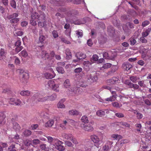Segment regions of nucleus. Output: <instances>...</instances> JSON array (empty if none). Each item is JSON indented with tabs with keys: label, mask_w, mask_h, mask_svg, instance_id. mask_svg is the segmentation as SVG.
<instances>
[{
	"label": "nucleus",
	"mask_w": 151,
	"mask_h": 151,
	"mask_svg": "<svg viewBox=\"0 0 151 151\" xmlns=\"http://www.w3.org/2000/svg\"><path fill=\"white\" fill-rule=\"evenodd\" d=\"M63 136L64 138L67 140H71L74 137L73 135L70 133H64L63 134Z\"/></svg>",
	"instance_id": "20"
},
{
	"label": "nucleus",
	"mask_w": 151,
	"mask_h": 151,
	"mask_svg": "<svg viewBox=\"0 0 151 151\" xmlns=\"http://www.w3.org/2000/svg\"><path fill=\"white\" fill-rule=\"evenodd\" d=\"M23 134L25 137H28L31 135L32 132L29 130L26 129L24 131Z\"/></svg>",
	"instance_id": "33"
},
{
	"label": "nucleus",
	"mask_w": 151,
	"mask_h": 151,
	"mask_svg": "<svg viewBox=\"0 0 151 151\" xmlns=\"http://www.w3.org/2000/svg\"><path fill=\"white\" fill-rule=\"evenodd\" d=\"M52 34L54 38H56L58 37V33L56 31H53L52 32Z\"/></svg>",
	"instance_id": "50"
},
{
	"label": "nucleus",
	"mask_w": 151,
	"mask_h": 151,
	"mask_svg": "<svg viewBox=\"0 0 151 151\" xmlns=\"http://www.w3.org/2000/svg\"><path fill=\"white\" fill-rule=\"evenodd\" d=\"M69 122V120H63V122L60 124V127L63 129H65V126L68 124Z\"/></svg>",
	"instance_id": "31"
},
{
	"label": "nucleus",
	"mask_w": 151,
	"mask_h": 151,
	"mask_svg": "<svg viewBox=\"0 0 151 151\" xmlns=\"http://www.w3.org/2000/svg\"><path fill=\"white\" fill-rule=\"evenodd\" d=\"M115 115L119 118H122L124 116V115L122 113H117L115 114Z\"/></svg>",
	"instance_id": "59"
},
{
	"label": "nucleus",
	"mask_w": 151,
	"mask_h": 151,
	"mask_svg": "<svg viewBox=\"0 0 151 151\" xmlns=\"http://www.w3.org/2000/svg\"><path fill=\"white\" fill-rule=\"evenodd\" d=\"M56 70L58 72L60 73L63 74L65 71L64 69L60 66H59L56 68Z\"/></svg>",
	"instance_id": "40"
},
{
	"label": "nucleus",
	"mask_w": 151,
	"mask_h": 151,
	"mask_svg": "<svg viewBox=\"0 0 151 151\" xmlns=\"http://www.w3.org/2000/svg\"><path fill=\"white\" fill-rule=\"evenodd\" d=\"M91 140L95 144H98L100 141L98 137L96 135H93L91 136Z\"/></svg>",
	"instance_id": "17"
},
{
	"label": "nucleus",
	"mask_w": 151,
	"mask_h": 151,
	"mask_svg": "<svg viewBox=\"0 0 151 151\" xmlns=\"http://www.w3.org/2000/svg\"><path fill=\"white\" fill-rule=\"evenodd\" d=\"M54 124V120L52 119H49L45 124L46 127H51Z\"/></svg>",
	"instance_id": "26"
},
{
	"label": "nucleus",
	"mask_w": 151,
	"mask_h": 151,
	"mask_svg": "<svg viewBox=\"0 0 151 151\" xmlns=\"http://www.w3.org/2000/svg\"><path fill=\"white\" fill-rule=\"evenodd\" d=\"M65 101V99H62L58 104L57 106L58 108H64L65 107V106L63 104V103Z\"/></svg>",
	"instance_id": "25"
},
{
	"label": "nucleus",
	"mask_w": 151,
	"mask_h": 151,
	"mask_svg": "<svg viewBox=\"0 0 151 151\" xmlns=\"http://www.w3.org/2000/svg\"><path fill=\"white\" fill-rule=\"evenodd\" d=\"M21 103V100L20 99H17L15 100L14 104L17 106H19L20 105Z\"/></svg>",
	"instance_id": "64"
},
{
	"label": "nucleus",
	"mask_w": 151,
	"mask_h": 151,
	"mask_svg": "<svg viewBox=\"0 0 151 151\" xmlns=\"http://www.w3.org/2000/svg\"><path fill=\"white\" fill-rule=\"evenodd\" d=\"M145 103L147 105L150 106L151 105V100L148 99H146L144 101Z\"/></svg>",
	"instance_id": "55"
},
{
	"label": "nucleus",
	"mask_w": 151,
	"mask_h": 151,
	"mask_svg": "<svg viewBox=\"0 0 151 151\" xmlns=\"http://www.w3.org/2000/svg\"><path fill=\"white\" fill-rule=\"evenodd\" d=\"M47 88L52 89L57 92L59 91V85L58 84H56L53 80H49L47 82Z\"/></svg>",
	"instance_id": "1"
},
{
	"label": "nucleus",
	"mask_w": 151,
	"mask_h": 151,
	"mask_svg": "<svg viewBox=\"0 0 151 151\" xmlns=\"http://www.w3.org/2000/svg\"><path fill=\"white\" fill-rule=\"evenodd\" d=\"M117 69V68L116 66H113L112 67L111 70L108 72L107 74L108 75H112L114 74Z\"/></svg>",
	"instance_id": "23"
},
{
	"label": "nucleus",
	"mask_w": 151,
	"mask_h": 151,
	"mask_svg": "<svg viewBox=\"0 0 151 151\" xmlns=\"http://www.w3.org/2000/svg\"><path fill=\"white\" fill-rule=\"evenodd\" d=\"M140 41L143 43H146L147 42V40L145 39L144 37H141L140 38Z\"/></svg>",
	"instance_id": "60"
},
{
	"label": "nucleus",
	"mask_w": 151,
	"mask_h": 151,
	"mask_svg": "<svg viewBox=\"0 0 151 151\" xmlns=\"http://www.w3.org/2000/svg\"><path fill=\"white\" fill-rule=\"evenodd\" d=\"M80 127L83 130L88 132H92L93 130V126L90 124L82 123L81 124Z\"/></svg>",
	"instance_id": "7"
},
{
	"label": "nucleus",
	"mask_w": 151,
	"mask_h": 151,
	"mask_svg": "<svg viewBox=\"0 0 151 151\" xmlns=\"http://www.w3.org/2000/svg\"><path fill=\"white\" fill-rule=\"evenodd\" d=\"M82 70L83 69L82 68H78L75 69L74 72L77 73H80L82 71Z\"/></svg>",
	"instance_id": "52"
},
{
	"label": "nucleus",
	"mask_w": 151,
	"mask_h": 151,
	"mask_svg": "<svg viewBox=\"0 0 151 151\" xmlns=\"http://www.w3.org/2000/svg\"><path fill=\"white\" fill-rule=\"evenodd\" d=\"M6 117L3 113H0V124H3L5 123L4 120Z\"/></svg>",
	"instance_id": "27"
},
{
	"label": "nucleus",
	"mask_w": 151,
	"mask_h": 151,
	"mask_svg": "<svg viewBox=\"0 0 151 151\" xmlns=\"http://www.w3.org/2000/svg\"><path fill=\"white\" fill-rule=\"evenodd\" d=\"M80 112L75 109L70 110L68 111L69 115L71 116H76L79 114Z\"/></svg>",
	"instance_id": "22"
},
{
	"label": "nucleus",
	"mask_w": 151,
	"mask_h": 151,
	"mask_svg": "<svg viewBox=\"0 0 151 151\" xmlns=\"http://www.w3.org/2000/svg\"><path fill=\"white\" fill-rule=\"evenodd\" d=\"M23 143L26 146H29L31 145V141L28 139H25L23 140Z\"/></svg>",
	"instance_id": "39"
},
{
	"label": "nucleus",
	"mask_w": 151,
	"mask_h": 151,
	"mask_svg": "<svg viewBox=\"0 0 151 151\" xmlns=\"http://www.w3.org/2000/svg\"><path fill=\"white\" fill-rule=\"evenodd\" d=\"M150 24L149 21L148 20H145L143 22L142 24V26L143 27H145Z\"/></svg>",
	"instance_id": "51"
},
{
	"label": "nucleus",
	"mask_w": 151,
	"mask_h": 151,
	"mask_svg": "<svg viewBox=\"0 0 151 151\" xmlns=\"http://www.w3.org/2000/svg\"><path fill=\"white\" fill-rule=\"evenodd\" d=\"M57 95L56 94H53L52 95L50 96H47V101H53L55 100L56 98Z\"/></svg>",
	"instance_id": "32"
},
{
	"label": "nucleus",
	"mask_w": 151,
	"mask_h": 151,
	"mask_svg": "<svg viewBox=\"0 0 151 151\" xmlns=\"http://www.w3.org/2000/svg\"><path fill=\"white\" fill-rule=\"evenodd\" d=\"M111 137L113 138L114 140L116 139V140H118V141H119L122 138V137L121 135L116 134H112L111 135Z\"/></svg>",
	"instance_id": "28"
},
{
	"label": "nucleus",
	"mask_w": 151,
	"mask_h": 151,
	"mask_svg": "<svg viewBox=\"0 0 151 151\" xmlns=\"http://www.w3.org/2000/svg\"><path fill=\"white\" fill-rule=\"evenodd\" d=\"M5 50L1 48L0 51V60L3 59L2 57L5 56Z\"/></svg>",
	"instance_id": "42"
},
{
	"label": "nucleus",
	"mask_w": 151,
	"mask_h": 151,
	"mask_svg": "<svg viewBox=\"0 0 151 151\" xmlns=\"http://www.w3.org/2000/svg\"><path fill=\"white\" fill-rule=\"evenodd\" d=\"M43 94L37 93L34 94L32 98H35L39 102H43L47 101V96H44Z\"/></svg>",
	"instance_id": "4"
},
{
	"label": "nucleus",
	"mask_w": 151,
	"mask_h": 151,
	"mask_svg": "<svg viewBox=\"0 0 151 151\" xmlns=\"http://www.w3.org/2000/svg\"><path fill=\"white\" fill-rule=\"evenodd\" d=\"M16 58L14 61L16 65H19L20 64V61L18 58L17 57Z\"/></svg>",
	"instance_id": "56"
},
{
	"label": "nucleus",
	"mask_w": 151,
	"mask_h": 151,
	"mask_svg": "<svg viewBox=\"0 0 151 151\" xmlns=\"http://www.w3.org/2000/svg\"><path fill=\"white\" fill-rule=\"evenodd\" d=\"M20 94L22 96H28L30 95V91H22L20 93Z\"/></svg>",
	"instance_id": "29"
},
{
	"label": "nucleus",
	"mask_w": 151,
	"mask_h": 151,
	"mask_svg": "<svg viewBox=\"0 0 151 151\" xmlns=\"http://www.w3.org/2000/svg\"><path fill=\"white\" fill-rule=\"evenodd\" d=\"M98 79L96 73L92 72L88 76V81L90 83L96 82Z\"/></svg>",
	"instance_id": "3"
},
{
	"label": "nucleus",
	"mask_w": 151,
	"mask_h": 151,
	"mask_svg": "<svg viewBox=\"0 0 151 151\" xmlns=\"http://www.w3.org/2000/svg\"><path fill=\"white\" fill-rule=\"evenodd\" d=\"M8 151H16V148L14 145L10 146L8 149Z\"/></svg>",
	"instance_id": "47"
},
{
	"label": "nucleus",
	"mask_w": 151,
	"mask_h": 151,
	"mask_svg": "<svg viewBox=\"0 0 151 151\" xmlns=\"http://www.w3.org/2000/svg\"><path fill=\"white\" fill-rule=\"evenodd\" d=\"M11 122L13 129L16 132L19 131L21 128L20 126L17 123L15 122V119L14 118L12 119Z\"/></svg>",
	"instance_id": "10"
},
{
	"label": "nucleus",
	"mask_w": 151,
	"mask_h": 151,
	"mask_svg": "<svg viewBox=\"0 0 151 151\" xmlns=\"http://www.w3.org/2000/svg\"><path fill=\"white\" fill-rule=\"evenodd\" d=\"M18 72L20 75L21 77L22 78V82L25 81L29 78L28 73L25 71L23 69H19L17 70Z\"/></svg>",
	"instance_id": "6"
},
{
	"label": "nucleus",
	"mask_w": 151,
	"mask_h": 151,
	"mask_svg": "<svg viewBox=\"0 0 151 151\" xmlns=\"http://www.w3.org/2000/svg\"><path fill=\"white\" fill-rule=\"evenodd\" d=\"M19 55L24 58H26L28 56V54L27 52L25 50H24L22 51L19 53Z\"/></svg>",
	"instance_id": "38"
},
{
	"label": "nucleus",
	"mask_w": 151,
	"mask_h": 151,
	"mask_svg": "<svg viewBox=\"0 0 151 151\" xmlns=\"http://www.w3.org/2000/svg\"><path fill=\"white\" fill-rule=\"evenodd\" d=\"M45 39V36L43 35H40L39 38V41L38 42V43L40 44V45H42L41 46H42L44 43V41Z\"/></svg>",
	"instance_id": "21"
},
{
	"label": "nucleus",
	"mask_w": 151,
	"mask_h": 151,
	"mask_svg": "<svg viewBox=\"0 0 151 151\" xmlns=\"http://www.w3.org/2000/svg\"><path fill=\"white\" fill-rule=\"evenodd\" d=\"M93 59L94 61H97L99 59V57L97 55H93L92 56Z\"/></svg>",
	"instance_id": "62"
},
{
	"label": "nucleus",
	"mask_w": 151,
	"mask_h": 151,
	"mask_svg": "<svg viewBox=\"0 0 151 151\" xmlns=\"http://www.w3.org/2000/svg\"><path fill=\"white\" fill-rule=\"evenodd\" d=\"M113 106L116 108H119L121 106H120L119 104L116 102H114L112 103Z\"/></svg>",
	"instance_id": "54"
},
{
	"label": "nucleus",
	"mask_w": 151,
	"mask_h": 151,
	"mask_svg": "<svg viewBox=\"0 0 151 151\" xmlns=\"http://www.w3.org/2000/svg\"><path fill=\"white\" fill-rule=\"evenodd\" d=\"M81 120L82 122L84 123L83 124L88 123L89 122L87 117L85 115L82 116L81 119Z\"/></svg>",
	"instance_id": "36"
},
{
	"label": "nucleus",
	"mask_w": 151,
	"mask_h": 151,
	"mask_svg": "<svg viewBox=\"0 0 151 151\" xmlns=\"http://www.w3.org/2000/svg\"><path fill=\"white\" fill-rule=\"evenodd\" d=\"M65 143V145L68 147H71L73 145L72 143L69 141H66Z\"/></svg>",
	"instance_id": "61"
},
{
	"label": "nucleus",
	"mask_w": 151,
	"mask_h": 151,
	"mask_svg": "<svg viewBox=\"0 0 151 151\" xmlns=\"http://www.w3.org/2000/svg\"><path fill=\"white\" fill-rule=\"evenodd\" d=\"M130 80H131L133 83H135L137 80V78L136 76H131L129 78Z\"/></svg>",
	"instance_id": "49"
},
{
	"label": "nucleus",
	"mask_w": 151,
	"mask_h": 151,
	"mask_svg": "<svg viewBox=\"0 0 151 151\" xmlns=\"http://www.w3.org/2000/svg\"><path fill=\"white\" fill-rule=\"evenodd\" d=\"M40 55L42 58L46 60L49 58H50V56L52 58L54 57L55 55V53L54 51H51L50 52V55H49L45 51H43L41 52Z\"/></svg>",
	"instance_id": "8"
},
{
	"label": "nucleus",
	"mask_w": 151,
	"mask_h": 151,
	"mask_svg": "<svg viewBox=\"0 0 151 151\" xmlns=\"http://www.w3.org/2000/svg\"><path fill=\"white\" fill-rule=\"evenodd\" d=\"M64 87L66 88H69L70 86V83L69 80H66L63 83Z\"/></svg>",
	"instance_id": "30"
},
{
	"label": "nucleus",
	"mask_w": 151,
	"mask_h": 151,
	"mask_svg": "<svg viewBox=\"0 0 151 151\" xmlns=\"http://www.w3.org/2000/svg\"><path fill=\"white\" fill-rule=\"evenodd\" d=\"M150 29L149 28L147 29L145 32H143L142 33V37H146L148 36L150 33Z\"/></svg>",
	"instance_id": "37"
},
{
	"label": "nucleus",
	"mask_w": 151,
	"mask_h": 151,
	"mask_svg": "<svg viewBox=\"0 0 151 151\" xmlns=\"http://www.w3.org/2000/svg\"><path fill=\"white\" fill-rule=\"evenodd\" d=\"M45 14L44 13H41L40 14L38 15L37 21H38V22L45 21Z\"/></svg>",
	"instance_id": "24"
},
{
	"label": "nucleus",
	"mask_w": 151,
	"mask_h": 151,
	"mask_svg": "<svg viewBox=\"0 0 151 151\" xmlns=\"http://www.w3.org/2000/svg\"><path fill=\"white\" fill-rule=\"evenodd\" d=\"M49 70L52 72V73L46 72L44 74V76L47 79H52L54 78L56 75L55 73L52 68H50V69Z\"/></svg>",
	"instance_id": "11"
},
{
	"label": "nucleus",
	"mask_w": 151,
	"mask_h": 151,
	"mask_svg": "<svg viewBox=\"0 0 151 151\" xmlns=\"http://www.w3.org/2000/svg\"><path fill=\"white\" fill-rule=\"evenodd\" d=\"M65 54L66 55V58L68 59H70L71 58V53L69 49H67L66 50Z\"/></svg>",
	"instance_id": "35"
},
{
	"label": "nucleus",
	"mask_w": 151,
	"mask_h": 151,
	"mask_svg": "<svg viewBox=\"0 0 151 151\" xmlns=\"http://www.w3.org/2000/svg\"><path fill=\"white\" fill-rule=\"evenodd\" d=\"M124 83L125 84L128 86L129 88H133L134 90L138 89L139 87L138 85L132 83L129 80H126Z\"/></svg>",
	"instance_id": "9"
},
{
	"label": "nucleus",
	"mask_w": 151,
	"mask_h": 151,
	"mask_svg": "<svg viewBox=\"0 0 151 151\" xmlns=\"http://www.w3.org/2000/svg\"><path fill=\"white\" fill-rule=\"evenodd\" d=\"M96 114L98 116L102 117L105 115V112L102 110H99L96 111Z\"/></svg>",
	"instance_id": "34"
},
{
	"label": "nucleus",
	"mask_w": 151,
	"mask_h": 151,
	"mask_svg": "<svg viewBox=\"0 0 151 151\" xmlns=\"http://www.w3.org/2000/svg\"><path fill=\"white\" fill-rule=\"evenodd\" d=\"M103 57L104 58L106 59H111L108 53L107 52H103Z\"/></svg>",
	"instance_id": "44"
},
{
	"label": "nucleus",
	"mask_w": 151,
	"mask_h": 151,
	"mask_svg": "<svg viewBox=\"0 0 151 151\" xmlns=\"http://www.w3.org/2000/svg\"><path fill=\"white\" fill-rule=\"evenodd\" d=\"M123 68L127 70H129L132 67V65L129 62H124L122 64V65Z\"/></svg>",
	"instance_id": "16"
},
{
	"label": "nucleus",
	"mask_w": 151,
	"mask_h": 151,
	"mask_svg": "<svg viewBox=\"0 0 151 151\" xmlns=\"http://www.w3.org/2000/svg\"><path fill=\"white\" fill-rule=\"evenodd\" d=\"M130 44L131 45H134L137 42V41L134 37H132L129 39Z\"/></svg>",
	"instance_id": "41"
},
{
	"label": "nucleus",
	"mask_w": 151,
	"mask_h": 151,
	"mask_svg": "<svg viewBox=\"0 0 151 151\" xmlns=\"http://www.w3.org/2000/svg\"><path fill=\"white\" fill-rule=\"evenodd\" d=\"M78 90L77 88H71L69 90L71 92H74L75 93H76L77 90Z\"/></svg>",
	"instance_id": "63"
},
{
	"label": "nucleus",
	"mask_w": 151,
	"mask_h": 151,
	"mask_svg": "<svg viewBox=\"0 0 151 151\" xmlns=\"http://www.w3.org/2000/svg\"><path fill=\"white\" fill-rule=\"evenodd\" d=\"M46 144H43L40 146V148L45 151H48V149L46 147Z\"/></svg>",
	"instance_id": "46"
},
{
	"label": "nucleus",
	"mask_w": 151,
	"mask_h": 151,
	"mask_svg": "<svg viewBox=\"0 0 151 151\" xmlns=\"http://www.w3.org/2000/svg\"><path fill=\"white\" fill-rule=\"evenodd\" d=\"M10 4L12 7L15 9L16 7V2L14 0H11L10 1Z\"/></svg>",
	"instance_id": "43"
},
{
	"label": "nucleus",
	"mask_w": 151,
	"mask_h": 151,
	"mask_svg": "<svg viewBox=\"0 0 151 151\" xmlns=\"http://www.w3.org/2000/svg\"><path fill=\"white\" fill-rule=\"evenodd\" d=\"M19 16L18 14L14 13L13 14L7 16V18L10 19V22L11 23H17L19 22V18H17Z\"/></svg>",
	"instance_id": "2"
},
{
	"label": "nucleus",
	"mask_w": 151,
	"mask_h": 151,
	"mask_svg": "<svg viewBox=\"0 0 151 151\" xmlns=\"http://www.w3.org/2000/svg\"><path fill=\"white\" fill-rule=\"evenodd\" d=\"M55 141L56 143H58V145L57 146V149L59 151H62L63 150L65 149V148L64 146L61 145L63 144V143L57 139H55Z\"/></svg>",
	"instance_id": "14"
},
{
	"label": "nucleus",
	"mask_w": 151,
	"mask_h": 151,
	"mask_svg": "<svg viewBox=\"0 0 151 151\" xmlns=\"http://www.w3.org/2000/svg\"><path fill=\"white\" fill-rule=\"evenodd\" d=\"M1 2L5 6H7L9 4L8 0H1Z\"/></svg>",
	"instance_id": "53"
},
{
	"label": "nucleus",
	"mask_w": 151,
	"mask_h": 151,
	"mask_svg": "<svg viewBox=\"0 0 151 151\" xmlns=\"http://www.w3.org/2000/svg\"><path fill=\"white\" fill-rule=\"evenodd\" d=\"M80 60L78 58L77 59L73 60L72 63V65L74 66H76L77 65H78V62Z\"/></svg>",
	"instance_id": "48"
},
{
	"label": "nucleus",
	"mask_w": 151,
	"mask_h": 151,
	"mask_svg": "<svg viewBox=\"0 0 151 151\" xmlns=\"http://www.w3.org/2000/svg\"><path fill=\"white\" fill-rule=\"evenodd\" d=\"M69 2H71L74 4H78L81 3V0H68Z\"/></svg>",
	"instance_id": "45"
},
{
	"label": "nucleus",
	"mask_w": 151,
	"mask_h": 151,
	"mask_svg": "<svg viewBox=\"0 0 151 151\" xmlns=\"http://www.w3.org/2000/svg\"><path fill=\"white\" fill-rule=\"evenodd\" d=\"M21 42L20 39H18L15 44V46L17 47L15 49V50L17 53L20 51L23 48L22 46L21 45Z\"/></svg>",
	"instance_id": "12"
},
{
	"label": "nucleus",
	"mask_w": 151,
	"mask_h": 151,
	"mask_svg": "<svg viewBox=\"0 0 151 151\" xmlns=\"http://www.w3.org/2000/svg\"><path fill=\"white\" fill-rule=\"evenodd\" d=\"M71 141L75 145H77L78 144V142L77 139L74 137H73Z\"/></svg>",
	"instance_id": "58"
},
{
	"label": "nucleus",
	"mask_w": 151,
	"mask_h": 151,
	"mask_svg": "<svg viewBox=\"0 0 151 151\" xmlns=\"http://www.w3.org/2000/svg\"><path fill=\"white\" fill-rule=\"evenodd\" d=\"M76 34L78 38L81 37L83 35V33L81 32L78 31H76Z\"/></svg>",
	"instance_id": "57"
},
{
	"label": "nucleus",
	"mask_w": 151,
	"mask_h": 151,
	"mask_svg": "<svg viewBox=\"0 0 151 151\" xmlns=\"http://www.w3.org/2000/svg\"><path fill=\"white\" fill-rule=\"evenodd\" d=\"M76 56L79 60L84 59L86 58V55L85 54L81 52H78L76 53Z\"/></svg>",
	"instance_id": "18"
},
{
	"label": "nucleus",
	"mask_w": 151,
	"mask_h": 151,
	"mask_svg": "<svg viewBox=\"0 0 151 151\" xmlns=\"http://www.w3.org/2000/svg\"><path fill=\"white\" fill-rule=\"evenodd\" d=\"M113 144V142L108 141L105 145L103 147L104 151H109L111 148V145Z\"/></svg>",
	"instance_id": "13"
},
{
	"label": "nucleus",
	"mask_w": 151,
	"mask_h": 151,
	"mask_svg": "<svg viewBox=\"0 0 151 151\" xmlns=\"http://www.w3.org/2000/svg\"><path fill=\"white\" fill-rule=\"evenodd\" d=\"M38 13L36 12L33 13L31 16L30 24L32 26H35L37 24V22L38 17Z\"/></svg>",
	"instance_id": "5"
},
{
	"label": "nucleus",
	"mask_w": 151,
	"mask_h": 151,
	"mask_svg": "<svg viewBox=\"0 0 151 151\" xmlns=\"http://www.w3.org/2000/svg\"><path fill=\"white\" fill-rule=\"evenodd\" d=\"M118 78L115 77H113L112 79H109L107 80L106 83L109 85H112L116 83L117 81Z\"/></svg>",
	"instance_id": "19"
},
{
	"label": "nucleus",
	"mask_w": 151,
	"mask_h": 151,
	"mask_svg": "<svg viewBox=\"0 0 151 151\" xmlns=\"http://www.w3.org/2000/svg\"><path fill=\"white\" fill-rule=\"evenodd\" d=\"M112 65V64L110 63H106L104 64L100 68V70L104 71L110 68Z\"/></svg>",
	"instance_id": "15"
}]
</instances>
